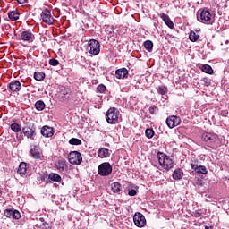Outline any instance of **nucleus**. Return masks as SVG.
I'll return each instance as SVG.
<instances>
[{"mask_svg":"<svg viewBox=\"0 0 229 229\" xmlns=\"http://www.w3.org/2000/svg\"><path fill=\"white\" fill-rule=\"evenodd\" d=\"M157 92L161 95V96H165V94H167V87L165 86H159L157 88Z\"/></svg>","mask_w":229,"mask_h":229,"instance_id":"34","label":"nucleus"},{"mask_svg":"<svg viewBox=\"0 0 229 229\" xmlns=\"http://www.w3.org/2000/svg\"><path fill=\"white\" fill-rule=\"evenodd\" d=\"M201 81L205 87H210V80H208V78L204 77L202 78Z\"/></svg>","mask_w":229,"mask_h":229,"instance_id":"36","label":"nucleus"},{"mask_svg":"<svg viewBox=\"0 0 229 229\" xmlns=\"http://www.w3.org/2000/svg\"><path fill=\"white\" fill-rule=\"evenodd\" d=\"M191 169H193V171L199 174H207V173H208L205 165H198L196 163H191Z\"/></svg>","mask_w":229,"mask_h":229,"instance_id":"16","label":"nucleus"},{"mask_svg":"<svg viewBox=\"0 0 229 229\" xmlns=\"http://www.w3.org/2000/svg\"><path fill=\"white\" fill-rule=\"evenodd\" d=\"M21 38L23 40V42H33V40H35V35L28 30H25L21 32Z\"/></svg>","mask_w":229,"mask_h":229,"instance_id":"14","label":"nucleus"},{"mask_svg":"<svg viewBox=\"0 0 229 229\" xmlns=\"http://www.w3.org/2000/svg\"><path fill=\"white\" fill-rule=\"evenodd\" d=\"M36 128H35V124L31 122H26L23 123V127H22V133L25 137H27V139H31L33 140V138L35 137V135H37L36 131Z\"/></svg>","mask_w":229,"mask_h":229,"instance_id":"2","label":"nucleus"},{"mask_svg":"<svg viewBox=\"0 0 229 229\" xmlns=\"http://www.w3.org/2000/svg\"><path fill=\"white\" fill-rule=\"evenodd\" d=\"M111 190L113 191V192L117 193V192H121V184L119 182H113L111 184Z\"/></svg>","mask_w":229,"mask_h":229,"instance_id":"29","label":"nucleus"},{"mask_svg":"<svg viewBox=\"0 0 229 229\" xmlns=\"http://www.w3.org/2000/svg\"><path fill=\"white\" fill-rule=\"evenodd\" d=\"M202 140L212 147L219 140V136L215 133L204 132L202 134Z\"/></svg>","mask_w":229,"mask_h":229,"instance_id":"5","label":"nucleus"},{"mask_svg":"<svg viewBox=\"0 0 229 229\" xmlns=\"http://www.w3.org/2000/svg\"><path fill=\"white\" fill-rule=\"evenodd\" d=\"M144 47H145V49H147V51L151 53V51H153V42L151 40L145 41Z\"/></svg>","mask_w":229,"mask_h":229,"instance_id":"31","label":"nucleus"},{"mask_svg":"<svg viewBox=\"0 0 229 229\" xmlns=\"http://www.w3.org/2000/svg\"><path fill=\"white\" fill-rule=\"evenodd\" d=\"M55 166L56 167V169H58V171H65V161L59 160L55 164Z\"/></svg>","mask_w":229,"mask_h":229,"instance_id":"25","label":"nucleus"},{"mask_svg":"<svg viewBox=\"0 0 229 229\" xmlns=\"http://www.w3.org/2000/svg\"><path fill=\"white\" fill-rule=\"evenodd\" d=\"M98 173L100 176H110L112 174V165L108 162L102 163L98 168Z\"/></svg>","mask_w":229,"mask_h":229,"instance_id":"7","label":"nucleus"},{"mask_svg":"<svg viewBox=\"0 0 229 229\" xmlns=\"http://www.w3.org/2000/svg\"><path fill=\"white\" fill-rule=\"evenodd\" d=\"M41 19L43 22L48 24L49 26H51L55 22V18L51 16V11L49 9H45L41 13Z\"/></svg>","mask_w":229,"mask_h":229,"instance_id":"8","label":"nucleus"},{"mask_svg":"<svg viewBox=\"0 0 229 229\" xmlns=\"http://www.w3.org/2000/svg\"><path fill=\"white\" fill-rule=\"evenodd\" d=\"M134 225L142 228L146 225V217L141 213H136L133 216Z\"/></svg>","mask_w":229,"mask_h":229,"instance_id":"9","label":"nucleus"},{"mask_svg":"<svg viewBox=\"0 0 229 229\" xmlns=\"http://www.w3.org/2000/svg\"><path fill=\"white\" fill-rule=\"evenodd\" d=\"M1 194H3V191H1V190H0V196H1Z\"/></svg>","mask_w":229,"mask_h":229,"instance_id":"45","label":"nucleus"},{"mask_svg":"<svg viewBox=\"0 0 229 229\" xmlns=\"http://www.w3.org/2000/svg\"><path fill=\"white\" fill-rule=\"evenodd\" d=\"M86 49L88 53H89V55H93V56H96L99 55L101 51V45L98 43V40L90 39L87 44Z\"/></svg>","mask_w":229,"mask_h":229,"instance_id":"3","label":"nucleus"},{"mask_svg":"<svg viewBox=\"0 0 229 229\" xmlns=\"http://www.w3.org/2000/svg\"><path fill=\"white\" fill-rule=\"evenodd\" d=\"M34 78L37 80V81H42V80L46 78V73L42 72H35Z\"/></svg>","mask_w":229,"mask_h":229,"instance_id":"28","label":"nucleus"},{"mask_svg":"<svg viewBox=\"0 0 229 229\" xmlns=\"http://www.w3.org/2000/svg\"><path fill=\"white\" fill-rule=\"evenodd\" d=\"M205 229H214V227H213V226H208V225H206V226H205Z\"/></svg>","mask_w":229,"mask_h":229,"instance_id":"44","label":"nucleus"},{"mask_svg":"<svg viewBox=\"0 0 229 229\" xmlns=\"http://www.w3.org/2000/svg\"><path fill=\"white\" fill-rule=\"evenodd\" d=\"M8 88L11 92H19L21 89H22V84H21V81H13L9 83Z\"/></svg>","mask_w":229,"mask_h":229,"instance_id":"15","label":"nucleus"},{"mask_svg":"<svg viewBox=\"0 0 229 229\" xmlns=\"http://www.w3.org/2000/svg\"><path fill=\"white\" fill-rule=\"evenodd\" d=\"M155 110H157V107H156V106H152V107L149 108V112H150L151 114H155Z\"/></svg>","mask_w":229,"mask_h":229,"instance_id":"41","label":"nucleus"},{"mask_svg":"<svg viewBox=\"0 0 229 229\" xmlns=\"http://www.w3.org/2000/svg\"><path fill=\"white\" fill-rule=\"evenodd\" d=\"M69 144H71L72 146H81V140L78 139V138H72L69 140Z\"/></svg>","mask_w":229,"mask_h":229,"instance_id":"32","label":"nucleus"},{"mask_svg":"<svg viewBox=\"0 0 229 229\" xmlns=\"http://www.w3.org/2000/svg\"><path fill=\"white\" fill-rule=\"evenodd\" d=\"M30 154L32 157V158L38 159L43 158L44 156L42 155V150L40 149V147L34 145L31 147L30 150Z\"/></svg>","mask_w":229,"mask_h":229,"instance_id":"11","label":"nucleus"},{"mask_svg":"<svg viewBox=\"0 0 229 229\" xmlns=\"http://www.w3.org/2000/svg\"><path fill=\"white\" fill-rule=\"evenodd\" d=\"M68 160L70 164H72L73 165H80V164L83 162V157H81V154L80 152L72 151L68 156Z\"/></svg>","mask_w":229,"mask_h":229,"instance_id":"6","label":"nucleus"},{"mask_svg":"<svg viewBox=\"0 0 229 229\" xmlns=\"http://www.w3.org/2000/svg\"><path fill=\"white\" fill-rule=\"evenodd\" d=\"M199 19H200L201 22H211L212 21V13H210V11H208L207 9H203L200 12Z\"/></svg>","mask_w":229,"mask_h":229,"instance_id":"12","label":"nucleus"},{"mask_svg":"<svg viewBox=\"0 0 229 229\" xmlns=\"http://www.w3.org/2000/svg\"><path fill=\"white\" fill-rule=\"evenodd\" d=\"M8 17L10 21L15 22V21H19V13L17 11H11L8 13Z\"/></svg>","mask_w":229,"mask_h":229,"instance_id":"23","label":"nucleus"},{"mask_svg":"<svg viewBox=\"0 0 229 229\" xmlns=\"http://www.w3.org/2000/svg\"><path fill=\"white\" fill-rule=\"evenodd\" d=\"M11 26L9 24L4 25L5 30H10Z\"/></svg>","mask_w":229,"mask_h":229,"instance_id":"43","label":"nucleus"},{"mask_svg":"<svg viewBox=\"0 0 229 229\" xmlns=\"http://www.w3.org/2000/svg\"><path fill=\"white\" fill-rule=\"evenodd\" d=\"M48 178L52 182H62V177L58 174L51 173L49 174Z\"/></svg>","mask_w":229,"mask_h":229,"instance_id":"26","label":"nucleus"},{"mask_svg":"<svg viewBox=\"0 0 229 229\" xmlns=\"http://www.w3.org/2000/svg\"><path fill=\"white\" fill-rule=\"evenodd\" d=\"M189 39L191 42H197L199 39V35L196 34L194 31H191L189 35Z\"/></svg>","mask_w":229,"mask_h":229,"instance_id":"30","label":"nucleus"},{"mask_svg":"<svg viewBox=\"0 0 229 229\" xmlns=\"http://www.w3.org/2000/svg\"><path fill=\"white\" fill-rule=\"evenodd\" d=\"M180 123H182V120L178 116L172 115L166 119V124L170 129L176 128V126H180Z\"/></svg>","mask_w":229,"mask_h":229,"instance_id":"10","label":"nucleus"},{"mask_svg":"<svg viewBox=\"0 0 229 229\" xmlns=\"http://www.w3.org/2000/svg\"><path fill=\"white\" fill-rule=\"evenodd\" d=\"M17 3H19L20 4H24V3H27L28 0H16Z\"/></svg>","mask_w":229,"mask_h":229,"instance_id":"42","label":"nucleus"},{"mask_svg":"<svg viewBox=\"0 0 229 229\" xmlns=\"http://www.w3.org/2000/svg\"><path fill=\"white\" fill-rule=\"evenodd\" d=\"M49 64L51 65H53V67H56V65H58V64H60V62H58V60H56V59H50Z\"/></svg>","mask_w":229,"mask_h":229,"instance_id":"38","label":"nucleus"},{"mask_svg":"<svg viewBox=\"0 0 229 229\" xmlns=\"http://www.w3.org/2000/svg\"><path fill=\"white\" fill-rule=\"evenodd\" d=\"M157 158L161 167V171H171V169L174 167V161L171 158V156H167L163 152H157Z\"/></svg>","mask_w":229,"mask_h":229,"instance_id":"1","label":"nucleus"},{"mask_svg":"<svg viewBox=\"0 0 229 229\" xmlns=\"http://www.w3.org/2000/svg\"><path fill=\"white\" fill-rule=\"evenodd\" d=\"M115 76L118 80H123L125 76H128V70L126 68H121L116 70Z\"/></svg>","mask_w":229,"mask_h":229,"instance_id":"18","label":"nucleus"},{"mask_svg":"<svg viewBox=\"0 0 229 229\" xmlns=\"http://www.w3.org/2000/svg\"><path fill=\"white\" fill-rule=\"evenodd\" d=\"M2 30H4V27H2Z\"/></svg>","mask_w":229,"mask_h":229,"instance_id":"46","label":"nucleus"},{"mask_svg":"<svg viewBox=\"0 0 229 229\" xmlns=\"http://www.w3.org/2000/svg\"><path fill=\"white\" fill-rule=\"evenodd\" d=\"M145 135L148 139H153V136L155 135V131H153V129H147L145 131Z\"/></svg>","mask_w":229,"mask_h":229,"instance_id":"35","label":"nucleus"},{"mask_svg":"<svg viewBox=\"0 0 229 229\" xmlns=\"http://www.w3.org/2000/svg\"><path fill=\"white\" fill-rule=\"evenodd\" d=\"M174 180H182L183 178V170L178 168L173 173Z\"/></svg>","mask_w":229,"mask_h":229,"instance_id":"22","label":"nucleus"},{"mask_svg":"<svg viewBox=\"0 0 229 229\" xmlns=\"http://www.w3.org/2000/svg\"><path fill=\"white\" fill-rule=\"evenodd\" d=\"M5 217H12V219H21V213L13 209H5L4 212Z\"/></svg>","mask_w":229,"mask_h":229,"instance_id":"13","label":"nucleus"},{"mask_svg":"<svg viewBox=\"0 0 229 229\" xmlns=\"http://www.w3.org/2000/svg\"><path fill=\"white\" fill-rule=\"evenodd\" d=\"M128 195L129 196H137V191H135L134 189L129 190Z\"/></svg>","mask_w":229,"mask_h":229,"instance_id":"39","label":"nucleus"},{"mask_svg":"<svg viewBox=\"0 0 229 229\" xmlns=\"http://www.w3.org/2000/svg\"><path fill=\"white\" fill-rule=\"evenodd\" d=\"M26 171H28V165L25 162L20 163L19 168H18V174L24 176L26 174Z\"/></svg>","mask_w":229,"mask_h":229,"instance_id":"20","label":"nucleus"},{"mask_svg":"<svg viewBox=\"0 0 229 229\" xmlns=\"http://www.w3.org/2000/svg\"><path fill=\"white\" fill-rule=\"evenodd\" d=\"M161 19H163L164 22L166 24V26H168V28H174V24L173 23V21H171L167 14L163 13L161 15Z\"/></svg>","mask_w":229,"mask_h":229,"instance_id":"21","label":"nucleus"},{"mask_svg":"<svg viewBox=\"0 0 229 229\" xmlns=\"http://www.w3.org/2000/svg\"><path fill=\"white\" fill-rule=\"evenodd\" d=\"M98 155L99 158H108V157H110V150H108V148H102L98 149Z\"/></svg>","mask_w":229,"mask_h":229,"instance_id":"19","label":"nucleus"},{"mask_svg":"<svg viewBox=\"0 0 229 229\" xmlns=\"http://www.w3.org/2000/svg\"><path fill=\"white\" fill-rule=\"evenodd\" d=\"M11 130L14 131V133H19L21 131V128L19 123H13L11 124Z\"/></svg>","mask_w":229,"mask_h":229,"instance_id":"33","label":"nucleus"},{"mask_svg":"<svg viewBox=\"0 0 229 229\" xmlns=\"http://www.w3.org/2000/svg\"><path fill=\"white\" fill-rule=\"evenodd\" d=\"M41 135H43V137H53L54 135L53 128L49 126H43L41 128Z\"/></svg>","mask_w":229,"mask_h":229,"instance_id":"17","label":"nucleus"},{"mask_svg":"<svg viewBox=\"0 0 229 229\" xmlns=\"http://www.w3.org/2000/svg\"><path fill=\"white\" fill-rule=\"evenodd\" d=\"M106 119L108 124H115L119 121V110L115 107H111L106 113Z\"/></svg>","mask_w":229,"mask_h":229,"instance_id":"4","label":"nucleus"},{"mask_svg":"<svg viewBox=\"0 0 229 229\" xmlns=\"http://www.w3.org/2000/svg\"><path fill=\"white\" fill-rule=\"evenodd\" d=\"M35 108L36 110H38V112H42V110L46 108V104L42 100L37 101L35 104Z\"/></svg>","mask_w":229,"mask_h":229,"instance_id":"27","label":"nucleus"},{"mask_svg":"<svg viewBox=\"0 0 229 229\" xmlns=\"http://www.w3.org/2000/svg\"><path fill=\"white\" fill-rule=\"evenodd\" d=\"M97 90L100 93H103L106 90V86L103 85V84H100V85L98 86Z\"/></svg>","mask_w":229,"mask_h":229,"instance_id":"37","label":"nucleus"},{"mask_svg":"<svg viewBox=\"0 0 229 229\" xmlns=\"http://www.w3.org/2000/svg\"><path fill=\"white\" fill-rule=\"evenodd\" d=\"M201 72H205L206 74H214V70L212 69V66L208 64H203L201 66Z\"/></svg>","mask_w":229,"mask_h":229,"instance_id":"24","label":"nucleus"},{"mask_svg":"<svg viewBox=\"0 0 229 229\" xmlns=\"http://www.w3.org/2000/svg\"><path fill=\"white\" fill-rule=\"evenodd\" d=\"M193 214L195 217H201V212L199 211H195Z\"/></svg>","mask_w":229,"mask_h":229,"instance_id":"40","label":"nucleus"}]
</instances>
